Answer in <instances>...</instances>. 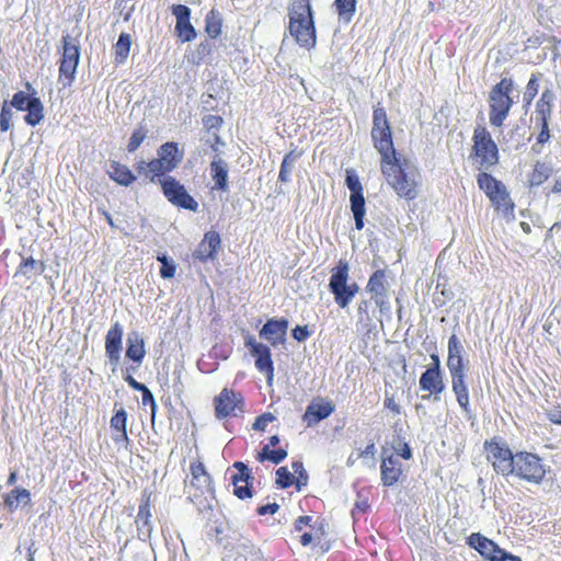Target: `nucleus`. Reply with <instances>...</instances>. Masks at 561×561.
Segmentation results:
<instances>
[{
	"instance_id": "de8ad7c7",
	"label": "nucleus",
	"mask_w": 561,
	"mask_h": 561,
	"mask_svg": "<svg viewBox=\"0 0 561 561\" xmlns=\"http://www.w3.org/2000/svg\"><path fill=\"white\" fill-rule=\"evenodd\" d=\"M538 88H539L538 78L536 75H531V77L526 85L524 95H523V100L526 105H529L531 103V101L534 100V98L537 95Z\"/></svg>"
},
{
	"instance_id": "f8f14e48",
	"label": "nucleus",
	"mask_w": 561,
	"mask_h": 561,
	"mask_svg": "<svg viewBox=\"0 0 561 561\" xmlns=\"http://www.w3.org/2000/svg\"><path fill=\"white\" fill-rule=\"evenodd\" d=\"M366 288L367 291L370 293L371 299L381 311L389 309V284L386 279V272L383 270H377L373 273Z\"/></svg>"
},
{
	"instance_id": "c9c22d12",
	"label": "nucleus",
	"mask_w": 561,
	"mask_h": 561,
	"mask_svg": "<svg viewBox=\"0 0 561 561\" xmlns=\"http://www.w3.org/2000/svg\"><path fill=\"white\" fill-rule=\"evenodd\" d=\"M131 37L127 33H122L114 45L115 62L124 64L130 50Z\"/></svg>"
},
{
	"instance_id": "864d4df0",
	"label": "nucleus",
	"mask_w": 561,
	"mask_h": 561,
	"mask_svg": "<svg viewBox=\"0 0 561 561\" xmlns=\"http://www.w3.org/2000/svg\"><path fill=\"white\" fill-rule=\"evenodd\" d=\"M233 467L238 469L239 473L234 474L232 478H236L237 481L248 482L249 480H253L250 469L248 466L241 461L234 462Z\"/></svg>"
},
{
	"instance_id": "c85d7f7f",
	"label": "nucleus",
	"mask_w": 561,
	"mask_h": 561,
	"mask_svg": "<svg viewBox=\"0 0 561 561\" xmlns=\"http://www.w3.org/2000/svg\"><path fill=\"white\" fill-rule=\"evenodd\" d=\"M490 201L495 205L497 210L503 213L506 219H514V203L512 202L510 194L503 185L499 191L489 197Z\"/></svg>"
},
{
	"instance_id": "3c124183",
	"label": "nucleus",
	"mask_w": 561,
	"mask_h": 561,
	"mask_svg": "<svg viewBox=\"0 0 561 561\" xmlns=\"http://www.w3.org/2000/svg\"><path fill=\"white\" fill-rule=\"evenodd\" d=\"M232 483H233V486H234L233 493L239 499L244 500V499L252 497V491H251V488L249 485V481L248 482L237 481L236 478H232Z\"/></svg>"
},
{
	"instance_id": "2f4dec72",
	"label": "nucleus",
	"mask_w": 561,
	"mask_h": 561,
	"mask_svg": "<svg viewBox=\"0 0 561 561\" xmlns=\"http://www.w3.org/2000/svg\"><path fill=\"white\" fill-rule=\"evenodd\" d=\"M24 87L26 92L19 91L14 93L9 105L10 107H14L18 111H24L31 103L33 95L37 96L36 89L30 82H25Z\"/></svg>"
},
{
	"instance_id": "49530a36",
	"label": "nucleus",
	"mask_w": 561,
	"mask_h": 561,
	"mask_svg": "<svg viewBox=\"0 0 561 561\" xmlns=\"http://www.w3.org/2000/svg\"><path fill=\"white\" fill-rule=\"evenodd\" d=\"M291 469L294 471L293 474H296V486L298 490H300L301 485H306L308 482V473L304 468V465L301 461H293L291 462Z\"/></svg>"
},
{
	"instance_id": "2eb2a0df",
	"label": "nucleus",
	"mask_w": 561,
	"mask_h": 561,
	"mask_svg": "<svg viewBox=\"0 0 561 561\" xmlns=\"http://www.w3.org/2000/svg\"><path fill=\"white\" fill-rule=\"evenodd\" d=\"M172 14L176 18L174 32L182 42H192L196 37V31L190 22L191 9L184 4H174Z\"/></svg>"
},
{
	"instance_id": "bf43d9fd",
	"label": "nucleus",
	"mask_w": 561,
	"mask_h": 561,
	"mask_svg": "<svg viewBox=\"0 0 561 561\" xmlns=\"http://www.w3.org/2000/svg\"><path fill=\"white\" fill-rule=\"evenodd\" d=\"M490 561H522L518 557L513 556L510 552H506L501 548V552L490 559Z\"/></svg>"
},
{
	"instance_id": "7c9ffc66",
	"label": "nucleus",
	"mask_w": 561,
	"mask_h": 561,
	"mask_svg": "<svg viewBox=\"0 0 561 561\" xmlns=\"http://www.w3.org/2000/svg\"><path fill=\"white\" fill-rule=\"evenodd\" d=\"M24 111L27 112L24 122L30 126H36L44 119V106L38 96L33 95L31 103Z\"/></svg>"
},
{
	"instance_id": "6e6d98bb",
	"label": "nucleus",
	"mask_w": 561,
	"mask_h": 561,
	"mask_svg": "<svg viewBox=\"0 0 561 561\" xmlns=\"http://www.w3.org/2000/svg\"><path fill=\"white\" fill-rule=\"evenodd\" d=\"M310 336L307 325H297L293 329V337L298 342H305Z\"/></svg>"
},
{
	"instance_id": "f257e3e1",
	"label": "nucleus",
	"mask_w": 561,
	"mask_h": 561,
	"mask_svg": "<svg viewBox=\"0 0 561 561\" xmlns=\"http://www.w3.org/2000/svg\"><path fill=\"white\" fill-rule=\"evenodd\" d=\"M374 147L381 156V171L388 184L400 197L409 201L416 197L417 171L412 161L397 157L390 128L371 130Z\"/></svg>"
},
{
	"instance_id": "58836bf2",
	"label": "nucleus",
	"mask_w": 561,
	"mask_h": 561,
	"mask_svg": "<svg viewBox=\"0 0 561 561\" xmlns=\"http://www.w3.org/2000/svg\"><path fill=\"white\" fill-rule=\"evenodd\" d=\"M287 457V451L283 448L273 450L270 445H265L257 455V460L263 462L270 460L273 463H280Z\"/></svg>"
},
{
	"instance_id": "052dcab7",
	"label": "nucleus",
	"mask_w": 561,
	"mask_h": 561,
	"mask_svg": "<svg viewBox=\"0 0 561 561\" xmlns=\"http://www.w3.org/2000/svg\"><path fill=\"white\" fill-rule=\"evenodd\" d=\"M536 126L540 127V133L537 137V144H545L550 138L548 123L536 124Z\"/></svg>"
},
{
	"instance_id": "dca6fc26",
	"label": "nucleus",
	"mask_w": 561,
	"mask_h": 561,
	"mask_svg": "<svg viewBox=\"0 0 561 561\" xmlns=\"http://www.w3.org/2000/svg\"><path fill=\"white\" fill-rule=\"evenodd\" d=\"M419 385L421 390L428 392L422 396V400H428L433 396L434 401H439V394L445 390L443 373L426 369L422 373Z\"/></svg>"
},
{
	"instance_id": "aec40b11",
	"label": "nucleus",
	"mask_w": 561,
	"mask_h": 561,
	"mask_svg": "<svg viewBox=\"0 0 561 561\" xmlns=\"http://www.w3.org/2000/svg\"><path fill=\"white\" fill-rule=\"evenodd\" d=\"M467 543L489 561L501 552V548L493 540L486 538L480 533L471 534L467 539Z\"/></svg>"
},
{
	"instance_id": "8fccbe9b",
	"label": "nucleus",
	"mask_w": 561,
	"mask_h": 561,
	"mask_svg": "<svg viewBox=\"0 0 561 561\" xmlns=\"http://www.w3.org/2000/svg\"><path fill=\"white\" fill-rule=\"evenodd\" d=\"M127 413L124 408L118 409L111 419V428L113 431L126 430Z\"/></svg>"
},
{
	"instance_id": "473e14b6",
	"label": "nucleus",
	"mask_w": 561,
	"mask_h": 561,
	"mask_svg": "<svg viewBox=\"0 0 561 561\" xmlns=\"http://www.w3.org/2000/svg\"><path fill=\"white\" fill-rule=\"evenodd\" d=\"M191 484L199 490L208 489L210 484V477L202 462H193L191 465Z\"/></svg>"
},
{
	"instance_id": "f03ea898",
	"label": "nucleus",
	"mask_w": 561,
	"mask_h": 561,
	"mask_svg": "<svg viewBox=\"0 0 561 561\" xmlns=\"http://www.w3.org/2000/svg\"><path fill=\"white\" fill-rule=\"evenodd\" d=\"M289 33L305 48L316 45V27L309 0H294L289 9Z\"/></svg>"
},
{
	"instance_id": "13d9d810",
	"label": "nucleus",
	"mask_w": 561,
	"mask_h": 561,
	"mask_svg": "<svg viewBox=\"0 0 561 561\" xmlns=\"http://www.w3.org/2000/svg\"><path fill=\"white\" fill-rule=\"evenodd\" d=\"M175 264L173 261L165 262L164 265L161 266L160 275L162 278H172L175 274Z\"/></svg>"
},
{
	"instance_id": "6e6552de",
	"label": "nucleus",
	"mask_w": 561,
	"mask_h": 561,
	"mask_svg": "<svg viewBox=\"0 0 561 561\" xmlns=\"http://www.w3.org/2000/svg\"><path fill=\"white\" fill-rule=\"evenodd\" d=\"M345 184L351 191L350 203L355 220V228L362 230L365 225L364 217L366 215L365 198L363 195V186L354 170L346 171Z\"/></svg>"
},
{
	"instance_id": "0eeeda50",
	"label": "nucleus",
	"mask_w": 561,
	"mask_h": 561,
	"mask_svg": "<svg viewBox=\"0 0 561 561\" xmlns=\"http://www.w3.org/2000/svg\"><path fill=\"white\" fill-rule=\"evenodd\" d=\"M62 56L59 67V80L64 87L70 85L75 79L77 67L80 59V47L77 41L70 35L62 36Z\"/></svg>"
},
{
	"instance_id": "423d86ee",
	"label": "nucleus",
	"mask_w": 561,
	"mask_h": 561,
	"mask_svg": "<svg viewBox=\"0 0 561 561\" xmlns=\"http://www.w3.org/2000/svg\"><path fill=\"white\" fill-rule=\"evenodd\" d=\"M472 150L479 161V169H489L499 161L497 146L491 134L483 126H478L473 131Z\"/></svg>"
},
{
	"instance_id": "1a4fd4ad",
	"label": "nucleus",
	"mask_w": 561,
	"mask_h": 561,
	"mask_svg": "<svg viewBox=\"0 0 561 561\" xmlns=\"http://www.w3.org/2000/svg\"><path fill=\"white\" fill-rule=\"evenodd\" d=\"M162 192L167 199L181 208L196 211L198 209V203L187 193L184 185H182L173 176H165L159 180Z\"/></svg>"
},
{
	"instance_id": "7ed1b4c3",
	"label": "nucleus",
	"mask_w": 561,
	"mask_h": 561,
	"mask_svg": "<svg viewBox=\"0 0 561 561\" xmlns=\"http://www.w3.org/2000/svg\"><path fill=\"white\" fill-rule=\"evenodd\" d=\"M348 271L347 262L341 260L339 264L332 268V275L329 282V289L334 296V301L342 309L351 304L359 290L355 282L348 283Z\"/></svg>"
},
{
	"instance_id": "5fc2aeb1",
	"label": "nucleus",
	"mask_w": 561,
	"mask_h": 561,
	"mask_svg": "<svg viewBox=\"0 0 561 561\" xmlns=\"http://www.w3.org/2000/svg\"><path fill=\"white\" fill-rule=\"evenodd\" d=\"M275 420V416L270 413H263L262 415L257 416L255 422L252 425V428L254 431H265L266 426L272 423Z\"/></svg>"
},
{
	"instance_id": "412c9836",
	"label": "nucleus",
	"mask_w": 561,
	"mask_h": 561,
	"mask_svg": "<svg viewBox=\"0 0 561 561\" xmlns=\"http://www.w3.org/2000/svg\"><path fill=\"white\" fill-rule=\"evenodd\" d=\"M402 465L399 458L394 455H390L382 459L380 470H381V481L383 485L391 486L398 482L400 476L402 474Z\"/></svg>"
},
{
	"instance_id": "a878e982",
	"label": "nucleus",
	"mask_w": 561,
	"mask_h": 561,
	"mask_svg": "<svg viewBox=\"0 0 561 561\" xmlns=\"http://www.w3.org/2000/svg\"><path fill=\"white\" fill-rule=\"evenodd\" d=\"M22 261L16 270L15 276H23L31 279L36 275H42L46 270V264L43 261L35 260L33 256H25L21 254Z\"/></svg>"
},
{
	"instance_id": "09e8293b",
	"label": "nucleus",
	"mask_w": 561,
	"mask_h": 561,
	"mask_svg": "<svg viewBox=\"0 0 561 561\" xmlns=\"http://www.w3.org/2000/svg\"><path fill=\"white\" fill-rule=\"evenodd\" d=\"M276 484L280 489L289 488L294 483V474L286 467H279L276 470Z\"/></svg>"
},
{
	"instance_id": "f704fd0d",
	"label": "nucleus",
	"mask_w": 561,
	"mask_h": 561,
	"mask_svg": "<svg viewBox=\"0 0 561 561\" xmlns=\"http://www.w3.org/2000/svg\"><path fill=\"white\" fill-rule=\"evenodd\" d=\"M205 31L210 38H217L221 33L222 19L216 9L208 12L205 20Z\"/></svg>"
},
{
	"instance_id": "6ab92c4d",
	"label": "nucleus",
	"mask_w": 561,
	"mask_h": 561,
	"mask_svg": "<svg viewBox=\"0 0 561 561\" xmlns=\"http://www.w3.org/2000/svg\"><path fill=\"white\" fill-rule=\"evenodd\" d=\"M221 243L220 236L215 231L205 233L204 239L194 251L193 256L202 262L215 260L217 250Z\"/></svg>"
},
{
	"instance_id": "37998d69",
	"label": "nucleus",
	"mask_w": 561,
	"mask_h": 561,
	"mask_svg": "<svg viewBox=\"0 0 561 561\" xmlns=\"http://www.w3.org/2000/svg\"><path fill=\"white\" fill-rule=\"evenodd\" d=\"M551 115V105L545 104V102H537L535 116L531 117V121L535 122V124H543L548 123Z\"/></svg>"
},
{
	"instance_id": "79ce46f5",
	"label": "nucleus",
	"mask_w": 561,
	"mask_h": 561,
	"mask_svg": "<svg viewBox=\"0 0 561 561\" xmlns=\"http://www.w3.org/2000/svg\"><path fill=\"white\" fill-rule=\"evenodd\" d=\"M213 51V44L205 39L201 42L197 46L195 51L193 53V61L197 65H199L206 57H208Z\"/></svg>"
},
{
	"instance_id": "69168bd1",
	"label": "nucleus",
	"mask_w": 561,
	"mask_h": 561,
	"mask_svg": "<svg viewBox=\"0 0 561 561\" xmlns=\"http://www.w3.org/2000/svg\"><path fill=\"white\" fill-rule=\"evenodd\" d=\"M397 455L403 459H410L412 457V450L407 443H403L401 447L396 448Z\"/></svg>"
},
{
	"instance_id": "4be33fe9",
	"label": "nucleus",
	"mask_w": 561,
	"mask_h": 561,
	"mask_svg": "<svg viewBox=\"0 0 561 561\" xmlns=\"http://www.w3.org/2000/svg\"><path fill=\"white\" fill-rule=\"evenodd\" d=\"M448 357H447V368L448 370L454 369H463L466 368V360L463 357L465 348L456 334H453L448 340Z\"/></svg>"
},
{
	"instance_id": "ea45409f",
	"label": "nucleus",
	"mask_w": 561,
	"mask_h": 561,
	"mask_svg": "<svg viewBox=\"0 0 561 561\" xmlns=\"http://www.w3.org/2000/svg\"><path fill=\"white\" fill-rule=\"evenodd\" d=\"M174 170V163L164 162L160 157L149 161V173H151L150 181L154 182L156 178H160L168 172Z\"/></svg>"
},
{
	"instance_id": "a18cd8bd",
	"label": "nucleus",
	"mask_w": 561,
	"mask_h": 561,
	"mask_svg": "<svg viewBox=\"0 0 561 561\" xmlns=\"http://www.w3.org/2000/svg\"><path fill=\"white\" fill-rule=\"evenodd\" d=\"M148 130L144 127H138L130 136L127 149L129 152L136 151L142 141L146 139Z\"/></svg>"
},
{
	"instance_id": "a211bd4d",
	"label": "nucleus",
	"mask_w": 561,
	"mask_h": 561,
	"mask_svg": "<svg viewBox=\"0 0 561 561\" xmlns=\"http://www.w3.org/2000/svg\"><path fill=\"white\" fill-rule=\"evenodd\" d=\"M451 378V389L456 396L457 402L463 412L469 414L470 411V401H469V389L466 383V370L463 369H454L449 370Z\"/></svg>"
},
{
	"instance_id": "c756f323",
	"label": "nucleus",
	"mask_w": 561,
	"mask_h": 561,
	"mask_svg": "<svg viewBox=\"0 0 561 561\" xmlns=\"http://www.w3.org/2000/svg\"><path fill=\"white\" fill-rule=\"evenodd\" d=\"M146 355L145 343L139 333L131 332L127 337L126 357L140 364Z\"/></svg>"
},
{
	"instance_id": "603ef678",
	"label": "nucleus",
	"mask_w": 561,
	"mask_h": 561,
	"mask_svg": "<svg viewBox=\"0 0 561 561\" xmlns=\"http://www.w3.org/2000/svg\"><path fill=\"white\" fill-rule=\"evenodd\" d=\"M12 116H13L12 110L9 106L8 102L5 101L3 103L1 112H0V130L1 131H7L10 129Z\"/></svg>"
},
{
	"instance_id": "f3484780",
	"label": "nucleus",
	"mask_w": 561,
	"mask_h": 561,
	"mask_svg": "<svg viewBox=\"0 0 561 561\" xmlns=\"http://www.w3.org/2000/svg\"><path fill=\"white\" fill-rule=\"evenodd\" d=\"M123 334V325L115 322L105 336V354L114 366H117L121 359Z\"/></svg>"
},
{
	"instance_id": "680f3d73",
	"label": "nucleus",
	"mask_w": 561,
	"mask_h": 561,
	"mask_svg": "<svg viewBox=\"0 0 561 561\" xmlns=\"http://www.w3.org/2000/svg\"><path fill=\"white\" fill-rule=\"evenodd\" d=\"M115 432L116 433L113 434V437H112L114 443L117 444V445L124 444V446L127 448L129 439H128L126 430H124V431H115Z\"/></svg>"
},
{
	"instance_id": "72a5a7b5",
	"label": "nucleus",
	"mask_w": 561,
	"mask_h": 561,
	"mask_svg": "<svg viewBox=\"0 0 561 561\" xmlns=\"http://www.w3.org/2000/svg\"><path fill=\"white\" fill-rule=\"evenodd\" d=\"M300 153L296 151H290L285 154L280 170L278 174V181L283 183H288L290 181V174L296 165L297 160L299 159Z\"/></svg>"
},
{
	"instance_id": "4d7b16f0",
	"label": "nucleus",
	"mask_w": 561,
	"mask_h": 561,
	"mask_svg": "<svg viewBox=\"0 0 561 561\" xmlns=\"http://www.w3.org/2000/svg\"><path fill=\"white\" fill-rule=\"evenodd\" d=\"M204 126L207 129H217L222 124V118L217 115H207L203 118Z\"/></svg>"
},
{
	"instance_id": "4c0bfd02",
	"label": "nucleus",
	"mask_w": 561,
	"mask_h": 561,
	"mask_svg": "<svg viewBox=\"0 0 561 561\" xmlns=\"http://www.w3.org/2000/svg\"><path fill=\"white\" fill-rule=\"evenodd\" d=\"M477 183L488 197L492 196L495 191H499L504 184L488 173H480L477 178Z\"/></svg>"
},
{
	"instance_id": "a19ab883",
	"label": "nucleus",
	"mask_w": 561,
	"mask_h": 561,
	"mask_svg": "<svg viewBox=\"0 0 561 561\" xmlns=\"http://www.w3.org/2000/svg\"><path fill=\"white\" fill-rule=\"evenodd\" d=\"M334 4L339 15L345 21L350 22L356 8V0H335Z\"/></svg>"
},
{
	"instance_id": "4468645a",
	"label": "nucleus",
	"mask_w": 561,
	"mask_h": 561,
	"mask_svg": "<svg viewBox=\"0 0 561 561\" xmlns=\"http://www.w3.org/2000/svg\"><path fill=\"white\" fill-rule=\"evenodd\" d=\"M288 325L289 322L285 318H271L259 331V336L275 347L285 343Z\"/></svg>"
},
{
	"instance_id": "9d476101",
	"label": "nucleus",
	"mask_w": 561,
	"mask_h": 561,
	"mask_svg": "<svg viewBox=\"0 0 561 561\" xmlns=\"http://www.w3.org/2000/svg\"><path fill=\"white\" fill-rule=\"evenodd\" d=\"M484 448L488 460L497 473L508 476L513 472L512 466H514L515 454L511 451L506 444L485 442Z\"/></svg>"
},
{
	"instance_id": "c03bdc74",
	"label": "nucleus",
	"mask_w": 561,
	"mask_h": 561,
	"mask_svg": "<svg viewBox=\"0 0 561 561\" xmlns=\"http://www.w3.org/2000/svg\"><path fill=\"white\" fill-rule=\"evenodd\" d=\"M383 128H386V129L390 128L386 111L382 107H376L373 113L371 130H379V129H383Z\"/></svg>"
},
{
	"instance_id": "393cba45",
	"label": "nucleus",
	"mask_w": 561,
	"mask_h": 561,
	"mask_svg": "<svg viewBox=\"0 0 561 561\" xmlns=\"http://www.w3.org/2000/svg\"><path fill=\"white\" fill-rule=\"evenodd\" d=\"M228 163L218 157H215L210 163V175L215 184L213 190L228 191Z\"/></svg>"
},
{
	"instance_id": "9b49d317",
	"label": "nucleus",
	"mask_w": 561,
	"mask_h": 561,
	"mask_svg": "<svg viewBox=\"0 0 561 561\" xmlns=\"http://www.w3.org/2000/svg\"><path fill=\"white\" fill-rule=\"evenodd\" d=\"M244 345L249 348L250 354L255 358V367L259 371L264 373L268 381L274 376V365L272 353L268 345L257 342L254 335L248 334L244 337Z\"/></svg>"
},
{
	"instance_id": "0e129e2a",
	"label": "nucleus",
	"mask_w": 561,
	"mask_h": 561,
	"mask_svg": "<svg viewBox=\"0 0 561 561\" xmlns=\"http://www.w3.org/2000/svg\"><path fill=\"white\" fill-rule=\"evenodd\" d=\"M141 394H142V404L144 405H153V403L156 402L154 400V397L152 394V392L149 390V388L147 386H145L144 390L140 391Z\"/></svg>"
},
{
	"instance_id": "b1692460",
	"label": "nucleus",
	"mask_w": 561,
	"mask_h": 561,
	"mask_svg": "<svg viewBox=\"0 0 561 561\" xmlns=\"http://www.w3.org/2000/svg\"><path fill=\"white\" fill-rule=\"evenodd\" d=\"M31 503V492L24 488L16 486L3 496V507L9 513H14L19 505L27 506Z\"/></svg>"
},
{
	"instance_id": "e433bc0d",
	"label": "nucleus",
	"mask_w": 561,
	"mask_h": 561,
	"mask_svg": "<svg viewBox=\"0 0 561 561\" xmlns=\"http://www.w3.org/2000/svg\"><path fill=\"white\" fill-rule=\"evenodd\" d=\"M158 156L164 161L169 163H174V169L179 165L182 160V157L179 156L178 144L175 142H167L160 147L158 150Z\"/></svg>"
},
{
	"instance_id": "39448f33",
	"label": "nucleus",
	"mask_w": 561,
	"mask_h": 561,
	"mask_svg": "<svg viewBox=\"0 0 561 561\" xmlns=\"http://www.w3.org/2000/svg\"><path fill=\"white\" fill-rule=\"evenodd\" d=\"M512 468L513 472L511 474L536 484L540 483L546 476V468L541 458L527 451L515 454V461Z\"/></svg>"
},
{
	"instance_id": "338daca9",
	"label": "nucleus",
	"mask_w": 561,
	"mask_h": 561,
	"mask_svg": "<svg viewBox=\"0 0 561 561\" xmlns=\"http://www.w3.org/2000/svg\"><path fill=\"white\" fill-rule=\"evenodd\" d=\"M312 520L311 516H300L295 522V530L301 531L304 526L310 525V522Z\"/></svg>"
},
{
	"instance_id": "20e7f679",
	"label": "nucleus",
	"mask_w": 561,
	"mask_h": 561,
	"mask_svg": "<svg viewBox=\"0 0 561 561\" xmlns=\"http://www.w3.org/2000/svg\"><path fill=\"white\" fill-rule=\"evenodd\" d=\"M512 81L502 79L490 92V123L495 127L503 125L506 119L513 101L510 96Z\"/></svg>"
},
{
	"instance_id": "5701e85b",
	"label": "nucleus",
	"mask_w": 561,
	"mask_h": 561,
	"mask_svg": "<svg viewBox=\"0 0 561 561\" xmlns=\"http://www.w3.org/2000/svg\"><path fill=\"white\" fill-rule=\"evenodd\" d=\"M334 404L331 402H312L304 414V420L309 426L329 417L334 412Z\"/></svg>"
},
{
	"instance_id": "ddd939ff",
	"label": "nucleus",
	"mask_w": 561,
	"mask_h": 561,
	"mask_svg": "<svg viewBox=\"0 0 561 561\" xmlns=\"http://www.w3.org/2000/svg\"><path fill=\"white\" fill-rule=\"evenodd\" d=\"M216 416L224 419L230 415H237L236 411H243V400L241 394L225 388L214 400Z\"/></svg>"
},
{
	"instance_id": "bb28decb",
	"label": "nucleus",
	"mask_w": 561,
	"mask_h": 561,
	"mask_svg": "<svg viewBox=\"0 0 561 561\" xmlns=\"http://www.w3.org/2000/svg\"><path fill=\"white\" fill-rule=\"evenodd\" d=\"M135 523L137 526L138 538L142 541L150 539L152 526L148 501L139 506Z\"/></svg>"
},
{
	"instance_id": "cd10ccee",
	"label": "nucleus",
	"mask_w": 561,
	"mask_h": 561,
	"mask_svg": "<svg viewBox=\"0 0 561 561\" xmlns=\"http://www.w3.org/2000/svg\"><path fill=\"white\" fill-rule=\"evenodd\" d=\"M107 174L113 181L123 186H129L136 180V176L129 170V168L117 161H111L107 169Z\"/></svg>"
},
{
	"instance_id": "e2e57ef3",
	"label": "nucleus",
	"mask_w": 561,
	"mask_h": 561,
	"mask_svg": "<svg viewBox=\"0 0 561 561\" xmlns=\"http://www.w3.org/2000/svg\"><path fill=\"white\" fill-rule=\"evenodd\" d=\"M279 508V505L277 503H271L266 505H262L257 508L259 515H265V514H275Z\"/></svg>"
},
{
	"instance_id": "774afa93",
	"label": "nucleus",
	"mask_w": 561,
	"mask_h": 561,
	"mask_svg": "<svg viewBox=\"0 0 561 561\" xmlns=\"http://www.w3.org/2000/svg\"><path fill=\"white\" fill-rule=\"evenodd\" d=\"M548 419L552 423L561 425V410H550L548 412Z\"/></svg>"
}]
</instances>
